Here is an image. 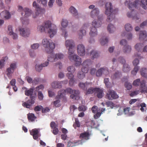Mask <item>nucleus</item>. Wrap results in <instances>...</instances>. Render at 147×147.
Segmentation results:
<instances>
[{"mask_svg": "<svg viewBox=\"0 0 147 147\" xmlns=\"http://www.w3.org/2000/svg\"><path fill=\"white\" fill-rule=\"evenodd\" d=\"M141 6L144 9H147V0H136L134 3H129L128 5L129 9L132 10L130 12H128L127 15L129 18H132L133 19L139 20L140 18L137 16H134L133 15L134 13L133 10L138 6Z\"/></svg>", "mask_w": 147, "mask_h": 147, "instance_id": "f257e3e1", "label": "nucleus"}, {"mask_svg": "<svg viewBox=\"0 0 147 147\" xmlns=\"http://www.w3.org/2000/svg\"><path fill=\"white\" fill-rule=\"evenodd\" d=\"M25 94L27 96H30V99L28 100L26 102H23L22 105L23 107L27 108L29 109L34 103V100L36 96V93L34 92V89L31 88L29 90L25 91Z\"/></svg>", "mask_w": 147, "mask_h": 147, "instance_id": "f03ea898", "label": "nucleus"}, {"mask_svg": "<svg viewBox=\"0 0 147 147\" xmlns=\"http://www.w3.org/2000/svg\"><path fill=\"white\" fill-rule=\"evenodd\" d=\"M66 93L71 94L70 97L71 98L74 100H78L79 99L78 90H73L71 88H68L65 90H63L58 92L57 98H63Z\"/></svg>", "mask_w": 147, "mask_h": 147, "instance_id": "7ed1b4c3", "label": "nucleus"}, {"mask_svg": "<svg viewBox=\"0 0 147 147\" xmlns=\"http://www.w3.org/2000/svg\"><path fill=\"white\" fill-rule=\"evenodd\" d=\"M48 58L47 60L45 63L41 64L40 65L37 66V71L40 72L42 69L43 67L47 66L49 64V61H55L58 59H62L64 57L63 55L61 53L56 54L55 55L52 52L49 54Z\"/></svg>", "mask_w": 147, "mask_h": 147, "instance_id": "20e7f679", "label": "nucleus"}, {"mask_svg": "<svg viewBox=\"0 0 147 147\" xmlns=\"http://www.w3.org/2000/svg\"><path fill=\"white\" fill-rule=\"evenodd\" d=\"M105 14L107 16V21L110 22L112 21L115 18V15L117 13L118 11L117 9L113 10L111 3H107L105 5Z\"/></svg>", "mask_w": 147, "mask_h": 147, "instance_id": "39448f33", "label": "nucleus"}, {"mask_svg": "<svg viewBox=\"0 0 147 147\" xmlns=\"http://www.w3.org/2000/svg\"><path fill=\"white\" fill-rule=\"evenodd\" d=\"M98 20L97 22L94 20L92 22L93 26L91 28L89 33L90 36L91 37H93L97 35V32L96 28L100 27L102 24L101 21L102 18L100 19L99 17H98Z\"/></svg>", "mask_w": 147, "mask_h": 147, "instance_id": "423d86ee", "label": "nucleus"}, {"mask_svg": "<svg viewBox=\"0 0 147 147\" xmlns=\"http://www.w3.org/2000/svg\"><path fill=\"white\" fill-rule=\"evenodd\" d=\"M42 44L43 46L46 48V51L48 53H51L53 52V50L55 48V44L51 42V40H48L45 38L42 41Z\"/></svg>", "mask_w": 147, "mask_h": 147, "instance_id": "0eeeda50", "label": "nucleus"}, {"mask_svg": "<svg viewBox=\"0 0 147 147\" xmlns=\"http://www.w3.org/2000/svg\"><path fill=\"white\" fill-rule=\"evenodd\" d=\"M52 23L51 21L47 20L45 22L44 26L47 30H48L47 32L48 34L49 35L50 37H53L56 34L57 28L55 26L53 28H50L51 27Z\"/></svg>", "mask_w": 147, "mask_h": 147, "instance_id": "6e6552de", "label": "nucleus"}, {"mask_svg": "<svg viewBox=\"0 0 147 147\" xmlns=\"http://www.w3.org/2000/svg\"><path fill=\"white\" fill-rule=\"evenodd\" d=\"M65 45L67 48H68L69 55L73 54L74 52V48L75 46L74 41L72 40H68L65 42Z\"/></svg>", "mask_w": 147, "mask_h": 147, "instance_id": "1a4fd4ad", "label": "nucleus"}, {"mask_svg": "<svg viewBox=\"0 0 147 147\" xmlns=\"http://www.w3.org/2000/svg\"><path fill=\"white\" fill-rule=\"evenodd\" d=\"M92 62L90 59H87L84 61L82 64V67L81 69L82 71L84 74L87 73L89 70V67L90 66Z\"/></svg>", "mask_w": 147, "mask_h": 147, "instance_id": "9d476101", "label": "nucleus"}, {"mask_svg": "<svg viewBox=\"0 0 147 147\" xmlns=\"http://www.w3.org/2000/svg\"><path fill=\"white\" fill-rule=\"evenodd\" d=\"M68 57L70 61L73 60L75 61L76 66H79L81 64L82 59L77 55L73 54L69 55Z\"/></svg>", "mask_w": 147, "mask_h": 147, "instance_id": "9b49d317", "label": "nucleus"}, {"mask_svg": "<svg viewBox=\"0 0 147 147\" xmlns=\"http://www.w3.org/2000/svg\"><path fill=\"white\" fill-rule=\"evenodd\" d=\"M106 96L107 98L110 100L117 99L119 97L116 92L111 90L107 91Z\"/></svg>", "mask_w": 147, "mask_h": 147, "instance_id": "f8f14e48", "label": "nucleus"}, {"mask_svg": "<svg viewBox=\"0 0 147 147\" xmlns=\"http://www.w3.org/2000/svg\"><path fill=\"white\" fill-rule=\"evenodd\" d=\"M17 67L16 64L15 63H11L9 67L6 69V75L9 78H10L11 74L14 72L15 69Z\"/></svg>", "mask_w": 147, "mask_h": 147, "instance_id": "ddd939ff", "label": "nucleus"}, {"mask_svg": "<svg viewBox=\"0 0 147 147\" xmlns=\"http://www.w3.org/2000/svg\"><path fill=\"white\" fill-rule=\"evenodd\" d=\"M127 41L125 39H122L120 41V44L124 45L123 48V51L125 53H128L130 52L131 50V47L127 45Z\"/></svg>", "mask_w": 147, "mask_h": 147, "instance_id": "4468645a", "label": "nucleus"}, {"mask_svg": "<svg viewBox=\"0 0 147 147\" xmlns=\"http://www.w3.org/2000/svg\"><path fill=\"white\" fill-rule=\"evenodd\" d=\"M77 50L78 54L81 56L85 55V48L82 44L78 45L77 47Z\"/></svg>", "mask_w": 147, "mask_h": 147, "instance_id": "2eb2a0df", "label": "nucleus"}, {"mask_svg": "<svg viewBox=\"0 0 147 147\" xmlns=\"http://www.w3.org/2000/svg\"><path fill=\"white\" fill-rule=\"evenodd\" d=\"M92 83L86 82L85 83L80 82L79 84V86L82 89L84 90H86L88 88L91 86Z\"/></svg>", "mask_w": 147, "mask_h": 147, "instance_id": "dca6fc26", "label": "nucleus"}, {"mask_svg": "<svg viewBox=\"0 0 147 147\" xmlns=\"http://www.w3.org/2000/svg\"><path fill=\"white\" fill-rule=\"evenodd\" d=\"M95 93L96 94L97 97L99 98H102L104 94L103 90L98 88H95Z\"/></svg>", "mask_w": 147, "mask_h": 147, "instance_id": "f3484780", "label": "nucleus"}, {"mask_svg": "<svg viewBox=\"0 0 147 147\" xmlns=\"http://www.w3.org/2000/svg\"><path fill=\"white\" fill-rule=\"evenodd\" d=\"M90 136L88 132H85L80 134V138L82 140H87L89 139Z\"/></svg>", "mask_w": 147, "mask_h": 147, "instance_id": "a211bd4d", "label": "nucleus"}, {"mask_svg": "<svg viewBox=\"0 0 147 147\" xmlns=\"http://www.w3.org/2000/svg\"><path fill=\"white\" fill-rule=\"evenodd\" d=\"M19 31L20 34L22 36H25L29 34V30L28 29H25L24 28H21L19 29Z\"/></svg>", "mask_w": 147, "mask_h": 147, "instance_id": "6ab92c4d", "label": "nucleus"}, {"mask_svg": "<svg viewBox=\"0 0 147 147\" xmlns=\"http://www.w3.org/2000/svg\"><path fill=\"white\" fill-rule=\"evenodd\" d=\"M1 15L5 19H8L11 17V14L9 11L5 10L1 12Z\"/></svg>", "mask_w": 147, "mask_h": 147, "instance_id": "aec40b11", "label": "nucleus"}, {"mask_svg": "<svg viewBox=\"0 0 147 147\" xmlns=\"http://www.w3.org/2000/svg\"><path fill=\"white\" fill-rule=\"evenodd\" d=\"M99 13V11L98 8H95L92 10L91 13V16L93 18H96L97 17Z\"/></svg>", "mask_w": 147, "mask_h": 147, "instance_id": "412c9836", "label": "nucleus"}, {"mask_svg": "<svg viewBox=\"0 0 147 147\" xmlns=\"http://www.w3.org/2000/svg\"><path fill=\"white\" fill-rule=\"evenodd\" d=\"M89 55L91 56V59H92L96 58L99 56V54L97 51L94 50L90 52Z\"/></svg>", "mask_w": 147, "mask_h": 147, "instance_id": "4be33fe9", "label": "nucleus"}, {"mask_svg": "<svg viewBox=\"0 0 147 147\" xmlns=\"http://www.w3.org/2000/svg\"><path fill=\"white\" fill-rule=\"evenodd\" d=\"M27 118L29 121L33 122L34 121L36 118L34 114L32 113H29L27 114Z\"/></svg>", "mask_w": 147, "mask_h": 147, "instance_id": "5701e85b", "label": "nucleus"}, {"mask_svg": "<svg viewBox=\"0 0 147 147\" xmlns=\"http://www.w3.org/2000/svg\"><path fill=\"white\" fill-rule=\"evenodd\" d=\"M107 29L109 33H113L115 31L116 28L113 25L110 24L107 27Z\"/></svg>", "mask_w": 147, "mask_h": 147, "instance_id": "b1692460", "label": "nucleus"}, {"mask_svg": "<svg viewBox=\"0 0 147 147\" xmlns=\"http://www.w3.org/2000/svg\"><path fill=\"white\" fill-rule=\"evenodd\" d=\"M51 86L53 88H60L61 87V82H55L51 84Z\"/></svg>", "mask_w": 147, "mask_h": 147, "instance_id": "393cba45", "label": "nucleus"}, {"mask_svg": "<svg viewBox=\"0 0 147 147\" xmlns=\"http://www.w3.org/2000/svg\"><path fill=\"white\" fill-rule=\"evenodd\" d=\"M121 75V72L119 71H117L111 75V78L112 79L114 80L119 78Z\"/></svg>", "mask_w": 147, "mask_h": 147, "instance_id": "a878e982", "label": "nucleus"}, {"mask_svg": "<svg viewBox=\"0 0 147 147\" xmlns=\"http://www.w3.org/2000/svg\"><path fill=\"white\" fill-rule=\"evenodd\" d=\"M85 24H84L82 26V29L80 30L79 32V35L80 37H83V36H85L86 35V31L84 29L82 28H85Z\"/></svg>", "mask_w": 147, "mask_h": 147, "instance_id": "bb28decb", "label": "nucleus"}, {"mask_svg": "<svg viewBox=\"0 0 147 147\" xmlns=\"http://www.w3.org/2000/svg\"><path fill=\"white\" fill-rule=\"evenodd\" d=\"M30 133L34 140L37 139V129L35 128L30 130Z\"/></svg>", "mask_w": 147, "mask_h": 147, "instance_id": "cd10ccee", "label": "nucleus"}, {"mask_svg": "<svg viewBox=\"0 0 147 147\" xmlns=\"http://www.w3.org/2000/svg\"><path fill=\"white\" fill-rule=\"evenodd\" d=\"M69 11L74 16L78 15V12L76 9L73 6H71L69 9Z\"/></svg>", "mask_w": 147, "mask_h": 147, "instance_id": "c85d7f7f", "label": "nucleus"}, {"mask_svg": "<svg viewBox=\"0 0 147 147\" xmlns=\"http://www.w3.org/2000/svg\"><path fill=\"white\" fill-rule=\"evenodd\" d=\"M140 73L142 76L147 78V69L146 68H142L140 70Z\"/></svg>", "mask_w": 147, "mask_h": 147, "instance_id": "c756f323", "label": "nucleus"}, {"mask_svg": "<svg viewBox=\"0 0 147 147\" xmlns=\"http://www.w3.org/2000/svg\"><path fill=\"white\" fill-rule=\"evenodd\" d=\"M8 31L9 32V34L10 35H13V37H17V35L16 34L13 33L12 31V27L10 25L8 26Z\"/></svg>", "mask_w": 147, "mask_h": 147, "instance_id": "7c9ffc66", "label": "nucleus"}, {"mask_svg": "<svg viewBox=\"0 0 147 147\" xmlns=\"http://www.w3.org/2000/svg\"><path fill=\"white\" fill-rule=\"evenodd\" d=\"M101 44L104 45L107 43L108 41V39L107 37H101L100 40Z\"/></svg>", "mask_w": 147, "mask_h": 147, "instance_id": "2f4dec72", "label": "nucleus"}, {"mask_svg": "<svg viewBox=\"0 0 147 147\" xmlns=\"http://www.w3.org/2000/svg\"><path fill=\"white\" fill-rule=\"evenodd\" d=\"M129 65L127 64H124L123 70L124 72H129L130 70Z\"/></svg>", "mask_w": 147, "mask_h": 147, "instance_id": "473e14b6", "label": "nucleus"}, {"mask_svg": "<svg viewBox=\"0 0 147 147\" xmlns=\"http://www.w3.org/2000/svg\"><path fill=\"white\" fill-rule=\"evenodd\" d=\"M24 11L25 12L24 16L26 17L29 16L31 13V10L27 8H24Z\"/></svg>", "mask_w": 147, "mask_h": 147, "instance_id": "72a5a7b5", "label": "nucleus"}, {"mask_svg": "<svg viewBox=\"0 0 147 147\" xmlns=\"http://www.w3.org/2000/svg\"><path fill=\"white\" fill-rule=\"evenodd\" d=\"M140 88L141 89V92L142 93L144 92H145L146 89V86L145 85V84L143 82H140Z\"/></svg>", "mask_w": 147, "mask_h": 147, "instance_id": "f704fd0d", "label": "nucleus"}, {"mask_svg": "<svg viewBox=\"0 0 147 147\" xmlns=\"http://www.w3.org/2000/svg\"><path fill=\"white\" fill-rule=\"evenodd\" d=\"M37 16L39 15L40 14L42 15L45 12V10L43 8H41L37 6Z\"/></svg>", "mask_w": 147, "mask_h": 147, "instance_id": "c9c22d12", "label": "nucleus"}, {"mask_svg": "<svg viewBox=\"0 0 147 147\" xmlns=\"http://www.w3.org/2000/svg\"><path fill=\"white\" fill-rule=\"evenodd\" d=\"M143 46V44L140 43H138L135 46V48L136 50L138 51H139L141 50V49Z\"/></svg>", "mask_w": 147, "mask_h": 147, "instance_id": "e433bc0d", "label": "nucleus"}, {"mask_svg": "<svg viewBox=\"0 0 147 147\" xmlns=\"http://www.w3.org/2000/svg\"><path fill=\"white\" fill-rule=\"evenodd\" d=\"M80 123L78 119L77 118H75V122L73 125V127L75 129H76L77 127H80Z\"/></svg>", "mask_w": 147, "mask_h": 147, "instance_id": "4c0bfd02", "label": "nucleus"}, {"mask_svg": "<svg viewBox=\"0 0 147 147\" xmlns=\"http://www.w3.org/2000/svg\"><path fill=\"white\" fill-rule=\"evenodd\" d=\"M125 30L127 31H130L132 29V27L130 24H127L125 26Z\"/></svg>", "mask_w": 147, "mask_h": 147, "instance_id": "58836bf2", "label": "nucleus"}, {"mask_svg": "<svg viewBox=\"0 0 147 147\" xmlns=\"http://www.w3.org/2000/svg\"><path fill=\"white\" fill-rule=\"evenodd\" d=\"M85 76V74L82 71H79L77 77L80 79L83 78Z\"/></svg>", "mask_w": 147, "mask_h": 147, "instance_id": "ea45409f", "label": "nucleus"}, {"mask_svg": "<svg viewBox=\"0 0 147 147\" xmlns=\"http://www.w3.org/2000/svg\"><path fill=\"white\" fill-rule=\"evenodd\" d=\"M103 74L102 68H101L99 69L96 73V76L97 77L101 76Z\"/></svg>", "mask_w": 147, "mask_h": 147, "instance_id": "a19ab883", "label": "nucleus"}, {"mask_svg": "<svg viewBox=\"0 0 147 147\" xmlns=\"http://www.w3.org/2000/svg\"><path fill=\"white\" fill-rule=\"evenodd\" d=\"M91 86L89 87L90 88H89L86 91V93L88 94H92L94 92H95V88L91 87Z\"/></svg>", "mask_w": 147, "mask_h": 147, "instance_id": "79ce46f5", "label": "nucleus"}, {"mask_svg": "<svg viewBox=\"0 0 147 147\" xmlns=\"http://www.w3.org/2000/svg\"><path fill=\"white\" fill-rule=\"evenodd\" d=\"M125 87L127 90H129L132 88V86L131 84L127 82H126L125 83Z\"/></svg>", "mask_w": 147, "mask_h": 147, "instance_id": "37998d69", "label": "nucleus"}, {"mask_svg": "<svg viewBox=\"0 0 147 147\" xmlns=\"http://www.w3.org/2000/svg\"><path fill=\"white\" fill-rule=\"evenodd\" d=\"M67 70L69 72L74 73L75 71V69L74 66H71L68 67Z\"/></svg>", "mask_w": 147, "mask_h": 147, "instance_id": "c03bdc74", "label": "nucleus"}, {"mask_svg": "<svg viewBox=\"0 0 147 147\" xmlns=\"http://www.w3.org/2000/svg\"><path fill=\"white\" fill-rule=\"evenodd\" d=\"M140 83V80L138 79L134 80L133 82V85L135 86H138Z\"/></svg>", "mask_w": 147, "mask_h": 147, "instance_id": "a18cd8bd", "label": "nucleus"}, {"mask_svg": "<svg viewBox=\"0 0 147 147\" xmlns=\"http://www.w3.org/2000/svg\"><path fill=\"white\" fill-rule=\"evenodd\" d=\"M68 24V21L67 20H65L63 19L62 22L61 23L62 26L63 27H66Z\"/></svg>", "mask_w": 147, "mask_h": 147, "instance_id": "49530a36", "label": "nucleus"}, {"mask_svg": "<svg viewBox=\"0 0 147 147\" xmlns=\"http://www.w3.org/2000/svg\"><path fill=\"white\" fill-rule=\"evenodd\" d=\"M139 35L140 37H147V33L145 31H141Z\"/></svg>", "mask_w": 147, "mask_h": 147, "instance_id": "de8ad7c7", "label": "nucleus"}, {"mask_svg": "<svg viewBox=\"0 0 147 147\" xmlns=\"http://www.w3.org/2000/svg\"><path fill=\"white\" fill-rule=\"evenodd\" d=\"M106 104L107 107H110L111 108H113L114 107L113 103L111 101H108L106 102Z\"/></svg>", "mask_w": 147, "mask_h": 147, "instance_id": "09e8293b", "label": "nucleus"}, {"mask_svg": "<svg viewBox=\"0 0 147 147\" xmlns=\"http://www.w3.org/2000/svg\"><path fill=\"white\" fill-rule=\"evenodd\" d=\"M139 93V90H136L132 92L130 94V96L131 97H133L138 94Z\"/></svg>", "mask_w": 147, "mask_h": 147, "instance_id": "8fccbe9b", "label": "nucleus"}, {"mask_svg": "<svg viewBox=\"0 0 147 147\" xmlns=\"http://www.w3.org/2000/svg\"><path fill=\"white\" fill-rule=\"evenodd\" d=\"M53 129V134L55 135H57L59 132L58 129L55 126Z\"/></svg>", "mask_w": 147, "mask_h": 147, "instance_id": "3c124183", "label": "nucleus"}, {"mask_svg": "<svg viewBox=\"0 0 147 147\" xmlns=\"http://www.w3.org/2000/svg\"><path fill=\"white\" fill-rule=\"evenodd\" d=\"M38 97L39 99L40 100H42L43 98V94L42 92L40 91L38 92Z\"/></svg>", "mask_w": 147, "mask_h": 147, "instance_id": "603ef678", "label": "nucleus"}, {"mask_svg": "<svg viewBox=\"0 0 147 147\" xmlns=\"http://www.w3.org/2000/svg\"><path fill=\"white\" fill-rule=\"evenodd\" d=\"M103 74L105 75L108 74L109 73V71L108 68L107 67H102Z\"/></svg>", "mask_w": 147, "mask_h": 147, "instance_id": "864d4df0", "label": "nucleus"}, {"mask_svg": "<svg viewBox=\"0 0 147 147\" xmlns=\"http://www.w3.org/2000/svg\"><path fill=\"white\" fill-rule=\"evenodd\" d=\"M39 3L42 4L44 6L46 5L47 1V0H38Z\"/></svg>", "mask_w": 147, "mask_h": 147, "instance_id": "5fc2aeb1", "label": "nucleus"}, {"mask_svg": "<svg viewBox=\"0 0 147 147\" xmlns=\"http://www.w3.org/2000/svg\"><path fill=\"white\" fill-rule=\"evenodd\" d=\"M139 60L137 59H135L133 61V63L134 66H137L139 63Z\"/></svg>", "mask_w": 147, "mask_h": 147, "instance_id": "6e6d98bb", "label": "nucleus"}, {"mask_svg": "<svg viewBox=\"0 0 147 147\" xmlns=\"http://www.w3.org/2000/svg\"><path fill=\"white\" fill-rule=\"evenodd\" d=\"M101 113L99 112H97L94 115V118L95 119H97L100 117L101 115Z\"/></svg>", "mask_w": 147, "mask_h": 147, "instance_id": "4d7b16f0", "label": "nucleus"}, {"mask_svg": "<svg viewBox=\"0 0 147 147\" xmlns=\"http://www.w3.org/2000/svg\"><path fill=\"white\" fill-rule=\"evenodd\" d=\"M50 109L49 108L46 107L43 109L42 110V113H45L49 112L50 111Z\"/></svg>", "mask_w": 147, "mask_h": 147, "instance_id": "13d9d810", "label": "nucleus"}, {"mask_svg": "<svg viewBox=\"0 0 147 147\" xmlns=\"http://www.w3.org/2000/svg\"><path fill=\"white\" fill-rule=\"evenodd\" d=\"M66 76L69 79H73L74 77V76L72 74L67 73L66 74Z\"/></svg>", "mask_w": 147, "mask_h": 147, "instance_id": "bf43d9fd", "label": "nucleus"}, {"mask_svg": "<svg viewBox=\"0 0 147 147\" xmlns=\"http://www.w3.org/2000/svg\"><path fill=\"white\" fill-rule=\"evenodd\" d=\"M98 107L97 106H94L92 108V111L93 113H95L97 111Z\"/></svg>", "mask_w": 147, "mask_h": 147, "instance_id": "052dcab7", "label": "nucleus"}, {"mask_svg": "<svg viewBox=\"0 0 147 147\" xmlns=\"http://www.w3.org/2000/svg\"><path fill=\"white\" fill-rule=\"evenodd\" d=\"M119 60L120 61V63L123 64L124 63L125 64V61L124 59L123 58V57H121L119 58Z\"/></svg>", "mask_w": 147, "mask_h": 147, "instance_id": "680f3d73", "label": "nucleus"}, {"mask_svg": "<svg viewBox=\"0 0 147 147\" xmlns=\"http://www.w3.org/2000/svg\"><path fill=\"white\" fill-rule=\"evenodd\" d=\"M60 102V101L59 100H57L54 102V105L56 107H59V104Z\"/></svg>", "mask_w": 147, "mask_h": 147, "instance_id": "e2e57ef3", "label": "nucleus"}, {"mask_svg": "<svg viewBox=\"0 0 147 147\" xmlns=\"http://www.w3.org/2000/svg\"><path fill=\"white\" fill-rule=\"evenodd\" d=\"M78 110L80 111H85L86 109L84 106L82 105L79 106L78 107Z\"/></svg>", "mask_w": 147, "mask_h": 147, "instance_id": "0e129e2a", "label": "nucleus"}, {"mask_svg": "<svg viewBox=\"0 0 147 147\" xmlns=\"http://www.w3.org/2000/svg\"><path fill=\"white\" fill-rule=\"evenodd\" d=\"M96 71V69L95 68H92L90 70V73L92 75H94L95 74Z\"/></svg>", "mask_w": 147, "mask_h": 147, "instance_id": "69168bd1", "label": "nucleus"}, {"mask_svg": "<svg viewBox=\"0 0 147 147\" xmlns=\"http://www.w3.org/2000/svg\"><path fill=\"white\" fill-rule=\"evenodd\" d=\"M16 80L15 79H12L11 81L10 82V84L12 86H15L16 84Z\"/></svg>", "mask_w": 147, "mask_h": 147, "instance_id": "338daca9", "label": "nucleus"}, {"mask_svg": "<svg viewBox=\"0 0 147 147\" xmlns=\"http://www.w3.org/2000/svg\"><path fill=\"white\" fill-rule=\"evenodd\" d=\"M40 31L42 32H46L47 30L45 28L44 26H41L40 28Z\"/></svg>", "mask_w": 147, "mask_h": 147, "instance_id": "774afa93", "label": "nucleus"}]
</instances>
